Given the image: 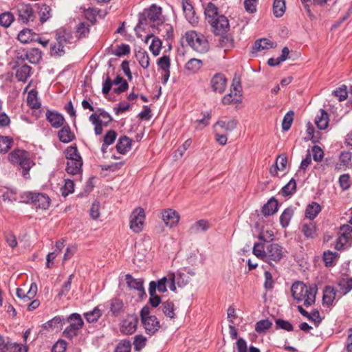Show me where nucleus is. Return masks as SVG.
Wrapping results in <instances>:
<instances>
[{
	"instance_id": "obj_1",
	"label": "nucleus",
	"mask_w": 352,
	"mask_h": 352,
	"mask_svg": "<svg viewBox=\"0 0 352 352\" xmlns=\"http://www.w3.org/2000/svg\"><path fill=\"white\" fill-rule=\"evenodd\" d=\"M291 292L295 300L302 301L305 307H309L316 301L317 289L316 287H307L302 282L298 281L292 285Z\"/></svg>"
},
{
	"instance_id": "obj_2",
	"label": "nucleus",
	"mask_w": 352,
	"mask_h": 352,
	"mask_svg": "<svg viewBox=\"0 0 352 352\" xmlns=\"http://www.w3.org/2000/svg\"><path fill=\"white\" fill-rule=\"evenodd\" d=\"M55 38L56 43L51 46V54L61 56L65 53V47L73 43V36L70 31L60 28L56 31Z\"/></svg>"
},
{
	"instance_id": "obj_3",
	"label": "nucleus",
	"mask_w": 352,
	"mask_h": 352,
	"mask_svg": "<svg viewBox=\"0 0 352 352\" xmlns=\"http://www.w3.org/2000/svg\"><path fill=\"white\" fill-rule=\"evenodd\" d=\"M162 8L156 5H152L148 9L144 10L139 14V21L135 26V30L144 29L148 22L156 23L157 25L162 23L161 19Z\"/></svg>"
},
{
	"instance_id": "obj_4",
	"label": "nucleus",
	"mask_w": 352,
	"mask_h": 352,
	"mask_svg": "<svg viewBox=\"0 0 352 352\" xmlns=\"http://www.w3.org/2000/svg\"><path fill=\"white\" fill-rule=\"evenodd\" d=\"M22 198L23 201L28 204H32L36 208L46 210L50 204V199L48 195L44 193L27 192Z\"/></svg>"
},
{
	"instance_id": "obj_5",
	"label": "nucleus",
	"mask_w": 352,
	"mask_h": 352,
	"mask_svg": "<svg viewBox=\"0 0 352 352\" xmlns=\"http://www.w3.org/2000/svg\"><path fill=\"white\" fill-rule=\"evenodd\" d=\"M67 322H69L70 324L64 330L63 335L66 338L72 339L78 335L84 322L80 315L77 313L72 314L67 318Z\"/></svg>"
},
{
	"instance_id": "obj_6",
	"label": "nucleus",
	"mask_w": 352,
	"mask_h": 352,
	"mask_svg": "<svg viewBox=\"0 0 352 352\" xmlns=\"http://www.w3.org/2000/svg\"><path fill=\"white\" fill-rule=\"evenodd\" d=\"M283 247L278 243L266 242L265 261L278 262L283 256Z\"/></svg>"
},
{
	"instance_id": "obj_7",
	"label": "nucleus",
	"mask_w": 352,
	"mask_h": 352,
	"mask_svg": "<svg viewBox=\"0 0 352 352\" xmlns=\"http://www.w3.org/2000/svg\"><path fill=\"white\" fill-rule=\"evenodd\" d=\"M168 285L171 291L175 292L176 290V286L175 284V274H170L167 276H164L157 280L155 281H151L149 283V288L151 289L154 286L155 288V292H156V290L161 293H164L167 291L166 285Z\"/></svg>"
},
{
	"instance_id": "obj_8",
	"label": "nucleus",
	"mask_w": 352,
	"mask_h": 352,
	"mask_svg": "<svg viewBox=\"0 0 352 352\" xmlns=\"http://www.w3.org/2000/svg\"><path fill=\"white\" fill-rule=\"evenodd\" d=\"M145 219L144 211L142 208H135L130 216V228L135 233L142 230Z\"/></svg>"
},
{
	"instance_id": "obj_9",
	"label": "nucleus",
	"mask_w": 352,
	"mask_h": 352,
	"mask_svg": "<svg viewBox=\"0 0 352 352\" xmlns=\"http://www.w3.org/2000/svg\"><path fill=\"white\" fill-rule=\"evenodd\" d=\"M138 320L135 315H129L125 320L122 321L120 331L122 333L129 335L133 333L137 327Z\"/></svg>"
},
{
	"instance_id": "obj_10",
	"label": "nucleus",
	"mask_w": 352,
	"mask_h": 352,
	"mask_svg": "<svg viewBox=\"0 0 352 352\" xmlns=\"http://www.w3.org/2000/svg\"><path fill=\"white\" fill-rule=\"evenodd\" d=\"M210 24L218 34L226 32L229 29L228 19L223 15L217 16L215 19H212Z\"/></svg>"
},
{
	"instance_id": "obj_11",
	"label": "nucleus",
	"mask_w": 352,
	"mask_h": 352,
	"mask_svg": "<svg viewBox=\"0 0 352 352\" xmlns=\"http://www.w3.org/2000/svg\"><path fill=\"white\" fill-rule=\"evenodd\" d=\"M183 12L187 21L192 25L198 23V17L195 16L196 12L191 3L188 0H182Z\"/></svg>"
},
{
	"instance_id": "obj_12",
	"label": "nucleus",
	"mask_w": 352,
	"mask_h": 352,
	"mask_svg": "<svg viewBox=\"0 0 352 352\" xmlns=\"http://www.w3.org/2000/svg\"><path fill=\"white\" fill-rule=\"evenodd\" d=\"M226 82V78L222 74H216L210 81L212 90L220 94L225 91Z\"/></svg>"
},
{
	"instance_id": "obj_13",
	"label": "nucleus",
	"mask_w": 352,
	"mask_h": 352,
	"mask_svg": "<svg viewBox=\"0 0 352 352\" xmlns=\"http://www.w3.org/2000/svg\"><path fill=\"white\" fill-rule=\"evenodd\" d=\"M198 43V34L195 30L187 31L182 38V45L183 47L189 46L192 50L197 51V43Z\"/></svg>"
},
{
	"instance_id": "obj_14",
	"label": "nucleus",
	"mask_w": 352,
	"mask_h": 352,
	"mask_svg": "<svg viewBox=\"0 0 352 352\" xmlns=\"http://www.w3.org/2000/svg\"><path fill=\"white\" fill-rule=\"evenodd\" d=\"M162 220L166 226L172 228L179 222V215L175 210L167 209L162 213Z\"/></svg>"
},
{
	"instance_id": "obj_15",
	"label": "nucleus",
	"mask_w": 352,
	"mask_h": 352,
	"mask_svg": "<svg viewBox=\"0 0 352 352\" xmlns=\"http://www.w3.org/2000/svg\"><path fill=\"white\" fill-rule=\"evenodd\" d=\"M237 124L238 122L235 119H230L228 120H220L214 124L213 128L214 132H217V130H219L218 128H220L226 133H230L236 129Z\"/></svg>"
},
{
	"instance_id": "obj_16",
	"label": "nucleus",
	"mask_w": 352,
	"mask_h": 352,
	"mask_svg": "<svg viewBox=\"0 0 352 352\" xmlns=\"http://www.w3.org/2000/svg\"><path fill=\"white\" fill-rule=\"evenodd\" d=\"M46 118L54 128L62 126L65 122L64 117L56 111H47L46 112Z\"/></svg>"
},
{
	"instance_id": "obj_17",
	"label": "nucleus",
	"mask_w": 352,
	"mask_h": 352,
	"mask_svg": "<svg viewBox=\"0 0 352 352\" xmlns=\"http://www.w3.org/2000/svg\"><path fill=\"white\" fill-rule=\"evenodd\" d=\"M18 12L19 18L23 22H28L30 20L33 21V10L30 4H19L18 6Z\"/></svg>"
},
{
	"instance_id": "obj_18",
	"label": "nucleus",
	"mask_w": 352,
	"mask_h": 352,
	"mask_svg": "<svg viewBox=\"0 0 352 352\" xmlns=\"http://www.w3.org/2000/svg\"><path fill=\"white\" fill-rule=\"evenodd\" d=\"M142 322L146 332L151 336L155 334L160 327V322L156 316H152V318H149V319L142 321Z\"/></svg>"
},
{
	"instance_id": "obj_19",
	"label": "nucleus",
	"mask_w": 352,
	"mask_h": 352,
	"mask_svg": "<svg viewBox=\"0 0 352 352\" xmlns=\"http://www.w3.org/2000/svg\"><path fill=\"white\" fill-rule=\"evenodd\" d=\"M336 292L331 286H326L323 291L322 302L323 305L332 306L336 299Z\"/></svg>"
},
{
	"instance_id": "obj_20",
	"label": "nucleus",
	"mask_w": 352,
	"mask_h": 352,
	"mask_svg": "<svg viewBox=\"0 0 352 352\" xmlns=\"http://www.w3.org/2000/svg\"><path fill=\"white\" fill-rule=\"evenodd\" d=\"M329 114L323 109H320L319 114L315 118V124L320 130H324L329 125Z\"/></svg>"
},
{
	"instance_id": "obj_21",
	"label": "nucleus",
	"mask_w": 352,
	"mask_h": 352,
	"mask_svg": "<svg viewBox=\"0 0 352 352\" xmlns=\"http://www.w3.org/2000/svg\"><path fill=\"white\" fill-rule=\"evenodd\" d=\"M58 137L59 140L63 143H69L73 141L75 138V135L71 131L69 125L63 126V128L58 131Z\"/></svg>"
},
{
	"instance_id": "obj_22",
	"label": "nucleus",
	"mask_w": 352,
	"mask_h": 352,
	"mask_svg": "<svg viewBox=\"0 0 352 352\" xmlns=\"http://www.w3.org/2000/svg\"><path fill=\"white\" fill-rule=\"evenodd\" d=\"M126 280L128 286L130 288L136 289L140 292V296L142 294H145L143 287V280L142 279H135L131 274H126Z\"/></svg>"
},
{
	"instance_id": "obj_23",
	"label": "nucleus",
	"mask_w": 352,
	"mask_h": 352,
	"mask_svg": "<svg viewBox=\"0 0 352 352\" xmlns=\"http://www.w3.org/2000/svg\"><path fill=\"white\" fill-rule=\"evenodd\" d=\"M131 143L132 140L126 136L120 138L116 144L118 152L120 154H125L131 148Z\"/></svg>"
},
{
	"instance_id": "obj_24",
	"label": "nucleus",
	"mask_w": 352,
	"mask_h": 352,
	"mask_svg": "<svg viewBox=\"0 0 352 352\" xmlns=\"http://www.w3.org/2000/svg\"><path fill=\"white\" fill-rule=\"evenodd\" d=\"M32 67L26 64L19 67L16 72V78L18 80L21 82H26L28 77L30 76Z\"/></svg>"
},
{
	"instance_id": "obj_25",
	"label": "nucleus",
	"mask_w": 352,
	"mask_h": 352,
	"mask_svg": "<svg viewBox=\"0 0 352 352\" xmlns=\"http://www.w3.org/2000/svg\"><path fill=\"white\" fill-rule=\"evenodd\" d=\"M82 166V160H67L66 170L68 173L76 175L80 173Z\"/></svg>"
},
{
	"instance_id": "obj_26",
	"label": "nucleus",
	"mask_w": 352,
	"mask_h": 352,
	"mask_svg": "<svg viewBox=\"0 0 352 352\" xmlns=\"http://www.w3.org/2000/svg\"><path fill=\"white\" fill-rule=\"evenodd\" d=\"M278 210V202L274 197L271 198L263 207L262 212L265 216L274 214Z\"/></svg>"
},
{
	"instance_id": "obj_27",
	"label": "nucleus",
	"mask_w": 352,
	"mask_h": 352,
	"mask_svg": "<svg viewBox=\"0 0 352 352\" xmlns=\"http://www.w3.org/2000/svg\"><path fill=\"white\" fill-rule=\"evenodd\" d=\"M135 58L138 60L139 64L143 68H148L149 66V57L148 53L143 49L139 48L135 51Z\"/></svg>"
},
{
	"instance_id": "obj_28",
	"label": "nucleus",
	"mask_w": 352,
	"mask_h": 352,
	"mask_svg": "<svg viewBox=\"0 0 352 352\" xmlns=\"http://www.w3.org/2000/svg\"><path fill=\"white\" fill-rule=\"evenodd\" d=\"M301 230L307 238H314L317 235L316 225L312 221L304 223L302 225Z\"/></svg>"
},
{
	"instance_id": "obj_29",
	"label": "nucleus",
	"mask_w": 352,
	"mask_h": 352,
	"mask_svg": "<svg viewBox=\"0 0 352 352\" xmlns=\"http://www.w3.org/2000/svg\"><path fill=\"white\" fill-rule=\"evenodd\" d=\"M320 211L321 207L320 204L316 202H312L307 206L305 216L312 220L317 217Z\"/></svg>"
},
{
	"instance_id": "obj_30",
	"label": "nucleus",
	"mask_w": 352,
	"mask_h": 352,
	"mask_svg": "<svg viewBox=\"0 0 352 352\" xmlns=\"http://www.w3.org/2000/svg\"><path fill=\"white\" fill-rule=\"evenodd\" d=\"M90 32V25L87 22H81L76 28V36L78 38L87 37Z\"/></svg>"
},
{
	"instance_id": "obj_31",
	"label": "nucleus",
	"mask_w": 352,
	"mask_h": 352,
	"mask_svg": "<svg viewBox=\"0 0 352 352\" xmlns=\"http://www.w3.org/2000/svg\"><path fill=\"white\" fill-rule=\"evenodd\" d=\"M36 34L30 29H24L18 34V39L22 43H28L34 40Z\"/></svg>"
},
{
	"instance_id": "obj_32",
	"label": "nucleus",
	"mask_w": 352,
	"mask_h": 352,
	"mask_svg": "<svg viewBox=\"0 0 352 352\" xmlns=\"http://www.w3.org/2000/svg\"><path fill=\"white\" fill-rule=\"evenodd\" d=\"M275 45L273 42L267 38H261L255 41L253 50L259 52L274 47Z\"/></svg>"
},
{
	"instance_id": "obj_33",
	"label": "nucleus",
	"mask_w": 352,
	"mask_h": 352,
	"mask_svg": "<svg viewBox=\"0 0 352 352\" xmlns=\"http://www.w3.org/2000/svg\"><path fill=\"white\" fill-rule=\"evenodd\" d=\"M286 10L285 0H274L273 3V13L277 18L281 17Z\"/></svg>"
},
{
	"instance_id": "obj_34",
	"label": "nucleus",
	"mask_w": 352,
	"mask_h": 352,
	"mask_svg": "<svg viewBox=\"0 0 352 352\" xmlns=\"http://www.w3.org/2000/svg\"><path fill=\"white\" fill-rule=\"evenodd\" d=\"M113 85H120L118 87L114 89V92L117 94L125 91L128 87V82L120 75H118L116 78L112 81Z\"/></svg>"
},
{
	"instance_id": "obj_35",
	"label": "nucleus",
	"mask_w": 352,
	"mask_h": 352,
	"mask_svg": "<svg viewBox=\"0 0 352 352\" xmlns=\"http://www.w3.org/2000/svg\"><path fill=\"white\" fill-rule=\"evenodd\" d=\"M204 14L206 16V19L208 20V23H210L212 19H215L218 15V10L217 8L212 3H208L205 8Z\"/></svg>"
},
{
	"instance_id": "obj_36",
	"label": "nucleus",
	"mask_w": 352,
	"mask_h": 352,
	"mask_svg": "<svg viewBox=\"0 0 352 352\" xmlns=\"http://www.w3.org/2000/svg\"><path fill=\"white\" fill-rule=\"evenodd\" d=\"M41 58V53L37 48H32L25 54V59L32 64L38 63Z\"/></svg>"
},
{
	"instance_id": "obj_37",
	"label": "nucleus",
	"mask_w": 352,
	"mask_h": 352,
	"mask_svg": "<svg viewBox=\"0 0 352 352\" xmlns=\"http://www.w3.org/2000/svg\"><path fill=\"white\" fill-rule=\"evenodd\" d=\"M28 152L24 150H14L9 155V160L12 164H19L23 160L24 157L27 155Z\"/></svg>"
},
{
	"instance_id": "obj_38",
	"label": "nucleus",
	"mask_w": 352,
	"mask_h": 352,
	"mask_svg": "<svg viewBox=\"0 0 352 352\" xmlns=\"http://www.w3.org/2000/svg\"><path fill=\"white\" fill-rule=\"evenodd\" d=\"M198 71V59L190 58L185 65L184 72L187 75L195 74Z\"/></svg>"
},
{
	"instance_id": "obj_39",
	"label": "nucleus",
	"mask_w": 352,
	"mask_h": 352,
	"mask_svg": "<svg viewBox=\"0 0 352 352\" xmlns=\"http://www.w3.org/2000/svg\"><path fill=\"white\" fill-rule=\"evenodd\" d=\"M38 9L40 21L41 22V23H44L52 16L51 8L50 6L45 4H42L38 7Z\"/></svg>"
},
{
	"instance_id": "obj_40",
	"label": "nucleus",
	"mask_w": 352,
	"mask_h": 352,
	"mask_svg": "<svg viewBox=\"0 0 352 352\" xmlns=\"http://www.w3.org/2000/svg\"><path fill=\"white\" fill-rule=\"evenodd\" d=\"M338 257L336 252L331 251L324 252L323 254V261L327 267H332L336 265V261Z\"/></svg>"
},
{
	"instance_id": "obj_41",
	"label": "nucleus",
	"mask_w": 352,
	"mask_h": 352,
	"mask_svg": "<svg viewBox=\"0 0 352 352\" xmlns=\"http://www.w3.org/2000/svg\"><path fill=\"white\" fill-rule=\"evenodd\" d=\"M163 313L170 318H175V305L172 301L166 300L162 303Z\"/></svg>"
},
{
	"instance_id": "obj_42",
	"label": "nucleus",
	"mask_w": 352,
	"mask_h": 352,
	"mask_svg": "<svg viewBox=\"0 0 352 352\" xmlns=\"http://www.w3.org/2000/svg\"><path fill=\"white\" fill-rule=\"evenodd\" d=\"M294 214V210L291 208H286L280 217V223L283 228L287 227Z\"/></svg>"
},
{
	"instance_id": "obj_43",
	"label": "nucleus",
	"mask_w": 352,
	"mask_h": 352,
	"mask_svg": "<svg viewBox=\"0 0 352 352\" xmlns=\"http://www.w3.org/2000/svg\"><path fill=\"white\" fill-rule=\"evenodd\" d=\"M28 104L32 109H38L40 107V102L37 98V93L34 90H31L28 94L27 98Z\"/></svg>"
},
{
	"instance_id": "obj_44",
	"label": "nucleus",
	"mask_w": 352,
	"mask_h": 352,
	"mask_svg": "<svg viewBox=\"0 0 352 352\" xmlns=\"http://www.w3.org/2000/svg\"><path fill=\"white\" fill-rule=\"evenodd\" d=\"M296 189V183L295 179H292L286 185L281 189V193L283 196L287 197L292 195L295 192Z\"/></svg>"
},
{
	"instance_id": "obj_45",
	"label": "nucleus",
	"mask_w": 352,
	"mask_h": 352,
	"mask_svg": "<svg viewBox=\"0 0 352 352\" xmlns=\"http://www.w3.org/2000/svg\"><path fill=\"white\" fill-rule=\"evenodd\" d=\"M3 352H27V349L22 345L16 343L7 342L3 346Z\"/></svg>"
},
{
	"instance_id": "obj_46",
	"label": "nucleus",
	"mask_w": 352,
	"mask_h": 352,
	"mask_svg": "<svg viewBox=\"0 0 352 352\" xmlns=\"http://www.w3.org/2000/svg\"><path fill=\"white\" fill-rule=\"evenodd\" d=\"M338 285L340 292L343 294H346L352 289V278H342Z\"/></svg>"
},
{
	"instance_id": "obj_47",
	"label": "nucleus",
	"mask_w": 352,
	"mask_h": 352,
	"mask_svg": "<svg viewBox=\"0 0 352 352\" xmlns=\"http://www.w3.org/2000/svg\"><path fill=\"white\" fill-rule=\"evenodd\" d=\"M65 157L67 160H82L76 146H69L65 151Z\"/></svg>"
},
{
	"instance_id": "obj_48",
	"label": "nucleus",
	"mask_w": 352,
	"mask_h": 352,
	"mask_svg": "<svg viewBox=\"0 0 352 352\" xmlns=\"http://www.w3.org/2000/svg\"><path fill=\"white\" fill-rule=\"evenodd\" d=\"M84 316L88 322H95L101 316V311L95 307L92 311L85 313Z\"/></svg>"
},
{
	"instance_id": "obj_49",
	"label": "nucleus",
	"mask_w": 352,
	"mask_h": 352,
	"mask_svg": "<svg viewBox=\"0 0 352 352\" xmlns=\"http://www.w3.org/2000/svg\"><path fill=\"white\" fill-rule=\"evenodd\" d=\"M32 164H34V163L30 160L28 153L27 155L24 157L23 160L19 164L23 169L22 174L25 177H26V176L28 175V172Z\"/></svg>"
},
{
	"instance_id": "obj_50",
	"label": "nucleus",
	"mask_w": 352,
	"mask_h": 352,
	"mask_svg": "<svg viewBox=\"0 0 352 352\" xmlns=\"http://www.w3.org/2000/svg\"><path fill=\"white\" fill-rule=\"evenodd\" d=\"M265 243H255L253 248V254L258 258L265 261Z\"/></svg>"
},
{
	"instance_id": "obj_51",
	"label": "nucleus",
	"mask_w": 352,
	"mask_h": 352,
	"mask_svg": "<svg viewBox=\"0 0 352 352\" xmlns=\"http://www.w3.org/2000/svg\"><path fill=\"white\" fill-rule=\"evenodd\" d=\"M162 42L157 37H153L152 42L149 46L150 51L155 56L159 55L162 47Z\"/></svg>"
},
{
	"instance_id": "obj_52",
	"label": "nucleus",
	"mask_w": 352,
	"mask_h": 352,
	"mask_svg": "<svg viewBox=\"0 0 352 352\" xmlns=\"http://www.w3.org/2000/svg\"><path fill=\"white\" fill-rule=\"evenodd\" d=\"M272 325V323L269 320H261L256 323L255 331L258 333H263L269 329Z\"/></svg>"
},
{
	"instance_id": "obj_53",
	"label": "nucleus",
	"mask_w": 352,
	"mask_h": 352,
	"mask_svg": "<svg viewBox=\"0 0 352 352\" xmlns=\"http://www.w3.org/2000/svg\"><path fill=\"white\" fill-rule=\"evenodd\" d=\"M14 18L12 13L4 12L0 14V25L5 28H8L13 22Z\"/></svg>"
},
{
	"instance_id": "obj_54",
	"label": "nucleus",
	"mask_w": 352,
	"mask_h": 352,
	"mask_svg": "<svg viewBox=\"0 0 352 352\" xmlns=\"http://www.w3.org/2000/svg\"><path fill=\"white\" fill-rule=\"evenodd\" d=\"M294 120V112L292 111H288L284 116L282 122V129L283 131H288Z\"/></svg>"
},
{
	"instance_id": "obj_55",
	"label": "nucleus",
	"mask_w": 352,
	"mask_h": 352,
	"mask_svg": "<svg viewBox=\"0 0 352 352\" xmlns=\"http://www.w3.org/2000/svg\"><path fill=\"white\" fill-rule=\"evenodd\" d=\"M12 139L7 136H0V152L6 153L11 147Z\"/></svg>"
},
{
	"instance_id": "obj_56",
	"label": "nucleus",
	"mask_w": 352,
	"mask_h": 352,
	"mask_svg": "<svg viewBox=\"0 0 352 352\" xmlns=\"http://www.w3.org/2000/svg\"><path fill=\"white\" fill-rule=\"evenodd\" d=\"M74 277V274L69 275L67 281H65L58 292V296H67L72 287V280Z\"/></svg>"
},
{
	"instance_id": "obj_57",
	"label": "nucleus",
	"mask_w": 352,
	"mask_h": 352,
	"mask_svg": "<svg viewBox=\"0 0 352 352\" xmlns=\"http://www.w3.org/2000/svg\"><path fill=\"white\" fill-rule=\"evenodd\" d=\"M131 344L129 340H121L115 349V352H131Z\"/></svg>"
},
{
	"instance_id": "obj_58",
	"label": "nucleus",
	"mask_w": 352,
	"mask_h": 352,
	"mask_svg": "<svg viewBox=\"0 0 352 352\" xmlns=\"http://www.w3.org/2000/svg\"><path fill=\"white\" fill-rule=\"evenodd\" d=\"M148 292L150 295L149 303L153 307H157L161 302V298L156 295L154 286L151 289H148Z\"/></svg>"
},
{
	"instance_id": "obj_59",
	"label": "nucleus",
	"mask_w": 352,
	"mask_h": 352,
	"mask_svg": "<svg viewBox=\"0 0 352 352\" xmlns=\"http://www.w3.org/2000/svg\"><path fill=\"white\" fill-rule=\"evenodd\" d=\"M65 324L64 318L60 316H55L44 324V328L62 327Z\"/></svg>"
},
{
	"instance_id": "obj_60",
	"label": "nucleus",
	"mask_w": 352,
	"mask_h": 352,
	"mask_svg": "<svg viewBox=\"0 0 352 352\" xmlns=\"http://www.w3.org/2000/svg\"><path fill=\"white\" fill-rule=\"evenodd\" d=\"M287 162V157L285 156H279L277 159L274 170L271 169L270 170L271 173H276L278 170H283L286 167Z\"/></svg>"
},
{
	"instance_id": "obj_61",
	"label": "nucleus",
	"mask_w": 352,
	"mask_h": 352,
	"mask_svg": "<svg viewBox=\"0 0 352 352\" xmlns=\"http://www.w3.org/2000/svg\"><path fill=\"white\" fill-rule=\"evenodd\" d=\"M74 190V182L71 179H65V184L61 188L63 196H64V197L67 196L69 193L73 192Z\"/></svg>"
},
{
	"instance_id": "obj_62",
	"label": "nucleus",
	"mask_w": 352,
	"mask_h": 352,
	"mask_svg": "<svg viewBox=\"0 0 352 352\" xmlns=\"http://www.w3.org/2000/svg\"><path fill=\"white\" fill-rule=\"evenodd\" d=\"M123 302L119 299H114L111 301V311L114 315L119 314L123 309Z\"/></svg>"
},
{
	"instance_id": "obj_63",
	"label": "nucleus",
	"mask_w": 352,
	"mask_h": 352,
	"mask_svg": "<svg viewBox=\"0 0 352 352\" xmlns=\"http://www.w3.org/2000/svg\"><path fill=\"white\" fill-rule=\"evenodd\" d=\"M332 94L338 97L340 101H343L346 99L348 96L347 87L346 85H342L336 90H334Z\"/></svg>"
},
{
	"instance_id": "obj_64",
	"label": "nucleus",
	"mask_w": 352,
	"mask_h": 352,
	"mask_svg": "<svg viewBox=\"0 0 352 352\" xmlns=\"http://www.w3.org/2000/svg\"><path fill=\"white\" fill-rule=\"evenodd\" d=\"M275 323L277 329H284L287 331H292L294 329L293 325L289 321L277 319Z\"/></svg>"
}]
</instances>
